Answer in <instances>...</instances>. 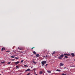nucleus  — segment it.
I'll list each match as a JSON object with an SVG mask.
<instances>
[{"instance_id":"1","label":"nucleus","mask_w":75,"mask_h":75,"mask_svg":"<svg viewBox=\"0 0 75 75\" xmlns=\"http://www.w3.org/2000/svg\"><path fill=\"white\" fill-rule=\"evenodd\" d=\"M47 63V61H43L41 62V64L42 65V67H44L45 64Z\"/></svg>"},{"instance_id":"2","label":"nucleus","mask_w":75,"mask_h":75,"mask_svg":"<svg viewBox=\"0 0 75 75\" xmlns=\"http://www.w3.org/2000/svg\"><path fill=\"white\" fill-rule=\"evenodd\" d=\"M60 65L61 67L63 66V65H64V64L62 63H60Z\"/></svg>"},{"instance_id":"3","label":"nucleus","mask_w":75,"mask_h":75,"mask_svg":"<svg viewBox=\"0 0 75 75\" xmlns=\"http://www.w3.org/2000/svg\"><path fill=\"white\" fill-rule=\"evenodd\" d=\"M19 63H20V62H15V64L16 65H18V64H19Z\"/></svg>"},{"instance_id":"4","label":"nucleus","mask_w":75,"mask_h":75,"mask_svg":"<svg viewBox=\"0 0 75 75\" xmlns=\"http://www.w3.org/2000/svg\"><path fill=\"white\" fill-rule=\"evenodd\" d=\"M6 50V49H5V48L4 47H3L2 48L1 50L2 51H3L4 50Z\"/></svg>"},{"instance_id":"5","label":"nucleus","mask_w":75,"mask_h":75,"mask_svg":"<svg viewBox=\"0 0 75 75\" xmlns=\"http://www.w3.org/2000/svg\"><path fill=\"white\" fill-rule=\"evenodd\" d=\"M30 71V69H28L25 71V72H27V71Z\"/></svg>"},{"instance_id":"6","label":"nucleus","mask_w":75,"mask_h":75,"mask_svg":"<svg viewBox=\"0 0 75 75\" xmlns=\"http://www.w3.org/2000/svg\"><path fill=\"white\" fill-rule=\"evenodd\" d=\"M71 55L72 57H74L75 56V54H74V53H72L71 54Z\"/></svg>"},{"instance_id":"7","label":"nucleus","mask_w":75,"mask_h":75,"mask_svg":"<svg viewBox=\"0 0 75 75\" xmlns=\"http://www.w3.org/2000/svg\"><path fill=\"white\" fill-rule=\"evenodd\" d=\"M64 55H67V56H69V54H64Z\"/></svg>"},{"instance_id":"8","label":"nucleus","mask_w":75,"mask_h":75,"mask_svg":"<svg viewBox=\"0 0 75 75\" xmlns=\"http://www.w3.org/2000/svg\"><path fill=\"white\" fill-rule=\"evenodd\" d=\"M40 56V55L38 54H37L36 55V57H38Z\"/></svg>"},{"instance_id":"9","label":"nucleus","mask_w":75,"mask_h":75,"mask_svg":"<svg viewBox=\"0 0 75 75\" xmlns=\"http://www.w3.org/2000/svg\"><path fill=\"white\" fill-rule=\"evenodd\" d=\"M56 71H58L59 72H61V70H59L58 69L56 70Z\"/></svg>"},{"instance_id":"10","label":"nucleus","mask_w":75,"mask_h":75,"mask_svg":"<svg viewBox=\"0 0 75 75\" xmlns=\"http://www.w3.org/2000/svg\"><path fill=\"white\" fill-rule=\"evenodd\" d=\"M60 57H64V55L63 54H61L60 56Z\"/></svg>"},{"instance_id":"11","label":"nucleus","mask_w":75,"mask_h":75,"mask_svg":"<svg viewBox=\"0 0 75 75\" xmlns=\"http://www.w3.org/2000/svg\"><path fill=\"white\" fill-rule=\"evenodd\" d=\"M33 63H34V64H37V62H36L34 61H33Z\"/></svg>"},{"instance_id":"12","label":"nucleus","mask_w":75,"mask_h":75,"mask_svg":"<svg viewBox=\"0 0 75 75\" xmlns=\"http://www.w3.org/2000/svg\"><path fill=\"white\" fill-rule=\"evenodd\" d=\"M47 72H48V73H51V71H47Z\"/></svg>"},{"instance_id":"13","label":"nucleus","mask_w":75,"mask_h":75,"mask_svg":"<svg viewBox=\"0 0 75 75\" xmlns=\"http://www.w3.org/2000/svg\"><path fill=\"white\" fill-rule=\"evenodd\" d=\"M33 54H36V52H35V51H33Z\"/></svg>"},{"instance_id":"14","label":"nucleus","mask_w":75,"mask_h":75,"mask_svg":"<svg viewBox=\"0 0 75 75\" xmlns=\"http://www.w3.org/2000/svg\"><path fill=\"white\" fill-rule=\"evenodd\" d=\"M1 64H4L5 63V62H1Z\"/></svg>"},{"instance_id":"15","label":"nucleus","mask_w":75,"mask_h":75,"mask_svg":"<svg viewBox=\"0 0 75 75\" xmlns=\"http://www.w3.org/2000/svg\"><path fill=\"white\" fill-rule=\"evenodd\" d=\"M11 57L12 58H15V56H11Z\"/></svg>"},{"instance_id":"16","label":"nucleus","mask_w":75,"mask_h":75,"mask_svg":"<svg viewBox=\"0 0 75 75\" xmlns=\"http://www.w3.org/2000/svg\"><path fill=\"white\" fill-rule=\"evenodd\" d=\"M40 74H42V72L41 71H40Z\"/></svg>"},{"instance_id":"17","label":"nucleus","mask_w":75,"mask_h":75,"mask_svg":"<svg viewBox=\"0 0 75 75\" xmlns=\"http://www.w3.org/2000/svg\"><path fill=\"white\" fill-rule=\"evenodd\" d=\"M58 58L59 59H62V58H61V56H60L59 57H58Z\"/></svg>"},{"instance_id":"18","label":"nucleus","mask_w":75,"mask_h":75,"mask_svg":"<svg viewBox=\"0 0 75 75\" xmlns=\"http://www.w3.org/2000/svg\"><path fill=\"white\" fill-rule=\"evenodd\" d=\"M24 67H28V66H27V65H24Z\"/></svg>"},{"instance_id":"19","label":"nucleus","mask_w":75,"mask_h":75,"mask_svg":"<svg viewBox=\"0 0 75 75\" xmlns=\"http://www.w3.org/2000/svg\"><path fill=\"white\" fill-rule=\"evenodd\" d=\"M10 63H11V62H8V65H10Z\"/></svg>"},{"instance_id":"20","label":"nucleus","mask_w":75,"mask_h":75,"mask_svg":"<svg viewBox=\"0 0 75 75\" xmlns=\"http://www.w3.org/2000/svg\"><path fill=\"white\" fill-rule=\"evenodd\" d=\"M16 68H18V69L19 68V67H18V66H16Z\"/></svg>"},{"instance_id":"21","label":"nucleus","mask_w":75,"mask_h":75,"mask_svg":"<svg viewBox=\"0 0 75 75\" xmlns=\"http://www.w3.org/2000/svg\"><path fill=\"white\" fill-rule=\"evenodd\" d=\"M65 57L66 58H68V56H65Z\"/></svg>"},{"instance_id":"22","label":"nucleus","mask_w":75,"mask_h":75,"mask_svg":"<svg viewBox=\"0 0 75 75\" xmlns=\"http://www.w3.org/2000/svg\"><path fill=\"white\" fill-rule=\"evenodd\" d=\"M55 51L52 54V55H53V54H55Z\"/></svg>"},{"instance_id":"23","label":"nucleus","mask_w":75,"mask_h":75,"mask_svg":"<svg viewBox=\"0 0 75 75\" xmlns=\"http://www.w3.org/2000/svg\"><path fill=\"white\" fill-rule=\"evenodd\" d=\"M24 61V60H22L21 62V63L23 62Z\"/></svg>"},{"instance_id":"24","label":"nucleus","mask_w":75,"mask_h":75,"mask_svg":"<svg viewBox=\"0 0 75 75\" xmlns=\"http://www.w3.org/2000/svg\"><path fill=\"white\" fill-rule=\"evenodd\" d=\"M67 75V74H62V75Z\"/></svg>"},{"instance_id":"25","label":"nucleus","mask_w":75,"mask_h":75,"mask_svg":"<svg viewBox=\"0 0 75 75\" xmlns=\"http://www.w3.org/2000/svg\"><path fill=\"white\" fill-rule=\"evenodd\" d=\"M15 58H16V59H18V57H15Z\"/></svg>"},{"instance_id":"26","label":"nucleus","mask_w":75,"mask_h":75,"mask_svg":"<svg viewBox=\"0 0 75 75\" xmlns=\"http://www.w3.org/2000/svg\"><path fill=\"white\" fill-rule=\"evenodd\" d=\"M6 52H10V51H6Z\"/></svg>"},{"instance_id":"27","label":"nucleus","mask_w":75,"mask_h":75,"mask_svg":"<svg viewBox=\"0 0 75 75\" xmlns=\"http://www.w3.org/2000/svg\"><path fill=\"white\" fill-rule=\"evenodd\" d=\"M47 65H48V64H46L45 65V66H47Z\"/></svg>"},{"instance_id":"28","label":"nucleus","mask_w":75,"mask_h":75,"mask_svg":"<svg viewBox=\"0 0 75 75\" xmlns=\"http://www.w3.org/2000/svg\"><path fill=\"white\" fill-rule=\"evenodd\" d=\"M46 57H48V56H47V55H46Z\"/></svg>"},{"instance_id":"29","label":"nucleus","mask_w":75,"mask_h":75,"mask_svg":"<svg viewBox=\"0 0 75 75\" xmlns=\"http://www.w3.org/2000/svg\"><path fill=\"white\" fill-rule=\"evenodd\" d=\"M42 57H43V58H44V57H45V56H43Z\"/></svg>"},{"instance_id":"30","label":"nucleus","mask_w":75,"mask_h":75,"mask_svg":"<svg viewBox=\"0 0 75 75\" xmlns=\"http://www.w3.org/2000/svg\"><path fill=\"white\" fill-rule=\"evenodd\" d=\"M19 50H21V49L19 48Z\"/></svg>"},{"instance_id":"31","label":"nucleus","mask_w":75,"mask_h":75,"mask_svg":"<svg viewBox=\"0 0 75 75\" xmlns=\"http://www.w3.org/2000/svg\"><path fill=\"white\" fill-rule=\"evenodd\" d=\"M33 47L32 48V49L33 50Z\"/></svg>"},{"instance_id":"32","label":"nucleus","mask_w":75,"mask_h":75,"mask_svg":"<svg viewBox=\"0 0 75 75\" xmlns=\"http://www.w3.org/2000/svg\"><path fill=\"white\" fill-rule=\"evenodd\" d=\"M65 68H66V67H64V69H65Z\"/></svg>"},{"instance_id":"33","label":"nucleus","mask_w":75,"mask_h":75,"mask_svg":"<svg viewBox=\"0 0 75 75\" xmlns=\"http://www.w3.org/2000/svg\"><path fill=\"white\" fill-rule=\"evenodd\" d=\"M18 49H20V48H19V47H18Z\"/></svg>"},{"instance_id":"34","label":"nucleus","mask_w":75,"mask_h":75,"mask_svg":"<svg viewBox=\"0 0 75 75\" xmlns=\"http://www.w3.org/2000/svg\"><path fill=\"white\" fill-rule=\"evenodd\" d=\"M33 48H35V47H33Z\"/></svg>"},{"instance_id":"35","label":"nucleus","mask_w":75,"mask_h":75,"mask_svg":"<svg viewBox=\"0 0 75 75\" xmlns=\"http://www.w3.org/2000/svg\"><path fill=\"white\" fill-rule=\"evenodd\" d=\"M35 75H38L37 74H36Z\"/></svg>"},{"instance_id":"36","label":"nucleus","mask_w":75,"mask_h":75,"mask_svg":"<svg viewBox=\"0 0 75 75\" xmlns=\"http://www.w3.org/2000/svg\"><path fill=\"white\" fill-rule=\"evenodd\" d=\"M74 61H75V59H74Z\"/></svg>"},{"instance_id":"37","label":"nucleus","mask_w":75,"mask_h":75,"mask_svg":"<svg viewBox=\"0 0 75 75\" xmlns=\"http://www.w3.org/2000/svg\"><path fill=\"white\" fill-rule=\"evenodd\" d=\"M32 68H33V67H31Z\"/></svg>"},{"instance_id":"38","label":"nucleus","mask_w":75,"mask_h":75,"mask_svg":"<svg viewBox=\"0 0 75 75\" xmlns=\"http://www.w3.org/2000/svg\"><path fill=\"white\" fill-rule=\"evenodd\" d=\"M0 75H1V74H0Z\"/></svg>"}]
</instances>
